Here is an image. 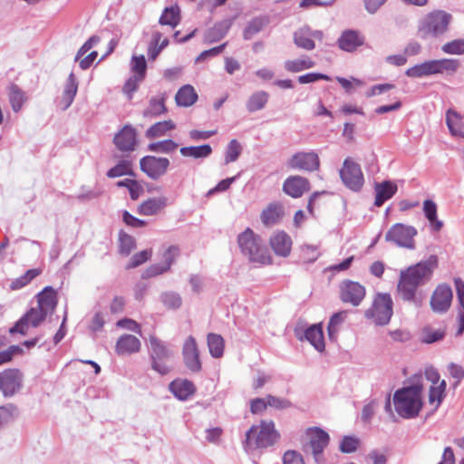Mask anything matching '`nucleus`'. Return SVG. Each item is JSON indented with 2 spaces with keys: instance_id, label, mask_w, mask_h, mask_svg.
<instances>
[{
  "instance_id": "nucleus-1",
  "label": "nucleus",
  "mask_w": 464,
  "mask_h": 464,
  "mask_svg": "<svg viewBox=\"0 0 464 464\" xmlns=\"http://www.w3.org/2000/svg\"><path fill=\"white\" fill-rule=\"evenodd\" d=\"M438 266L436 256H430L427 260L419 262L401 272L398 291L406 301H413L416 290L427 283Z\"/></svg>"
},
{
  "instance_id": "nucleus-2",
  "label": "nucleus",
  "mask_w": 464,
  "mask_h": 464,
  "mask_svg": "<svg viewBox=\"0 0 464 464\" xmlns=\"http://www.w3.org/2000/svg\"><path fill=\"white\" fill-rule=\"evenodd\" d=\"M422 376H416L411 385L395 392L393 396L394 407L401 417L411 419L419 414L422 406Z\"/></svg>"
},
{
  "instance_id": "nucleus-3",
  "label": "nucleus",
  "mask_w": 464,
  "mask_h": 464,
  "mask_svg": "<svg viewBox=\"0 0 464 464\" xmlns=\"http://www.w3.org/2000/svg\"><path fill=\"white\" fill-rule=\"evenodd\" d=\"M237 245L243 256L252 263L267 265L271 263L268 250L261 237L251 228H246L237 236Z\"/></svg>"
},
{
  "instance_id": "nucleus-4",
  "label": "nucleus",
  "mask_w": 464,
  "mask_h": 464,
  "mask_svg": "<svg viewBox=\"0 0 464 464\" xmlns=\"http://www.w3.org/2000/svg\"><path fill=\"white\" fill-rule=\"evenodd\" d=\"M278 439L279 434L275 429V423L272 420H263L259 425H253L246 433L243 446L246 451L250 452L271 447Z\"/></svg>"
},
{
  "instance_id": "nucleus-5",
  "label": "nucleus",
  "mask_w": 464,
  "mask_h": 464,
  "mask_svg": "<svg viewBox=\"0 0 464 464\" xmlns=\"http://www.w3.org/2000/svg\"><path fill=\"white\" fill-rule=\"evenodd\" d=\"M451 21V14L445 11L430 12L419 21L418 35L424 40L440 37L448 32Z\"/></svg>"
},
{
  "instance_id": "nucleus-6",
  "label": "nucleus",
  "mask_w": 464,
  "mask_h": 464,
  "mask_svg": "<svg viewBox=\"0 0 464 464\" xmlns=\"http://www.w3.org/2000/svg\"><path fill=\"white\" fill-rule=\"evenodd\" d=\"M329 434L318 427H311L305 430L304 439L302 441V450L306 454H312L315 462L324 461L323 452L328 446Z\"/></svg>"
},
{
  "instance_id": "nucleus-7",
  "label": "nucleus",
  "mask_w": 464,
  "mask_h": 464,
  "mask_svg": "<svg viewBox=\"0 0 464 464\" xmlns=\"http://www.w3.org/2000/svg\"><path fill=\"white\" fill-rule=\"evenodd\" d=\"M149 342L152 369L161 375L167 374L171 369L167 362L171 358L172 351L164 342L154 335L150 336Z\"/></svg>"
},
{
  "instance_id": "nucleus-8",
  "label": "nucleus",
  "mask_w": 464,
  "mask_h": 464,
  "mask_svg": "<svg viewBox=\"0 0 464 464\" xmlns=\"http://www.w3.org/2000/svg\"><path fill=\"white\" fill-rule=\"evenodd\" d=\"M392 299L389 294H378L371 308L365 312V316L373 321L376 325H386L392 315Z\"/></svg>"
},
{
  "instance_id": "nucleus-9",
  "label": "nucleus",
  "mask_w": 464,
  "mask_h": 464,
  "mask_svg": "<svg viewBox=\"0 0 464 464\" xmlns=\"http://www.w3.org/2000/svg\"><path fill=\"white\" fill-rule=\"evenodd\" d=\"M417 235V230L411 226L397 223L393 225L386 233L385 240L392 242L398 246L413 249L414 237Z\"/></svg>"
},
{
  "instance_id": "nucleus-10",
  "label": "nucleus",
  "mask_w": 464,
  "mask_h": 464,
  "mask_svg": "<svg viewBox=\"0 0 464 464\" xmlns=\"http://www.w3.org/2000/svg\"><path fill=\"white\" fill-rule=\"evenodd\" d=\"M339 173L346 188L355 192L362 189L364 178L359 164L351 159H345Z\"/></svg>"
},
{
  "instance_id": "nucleus-11",
  "label": "nucleus",
  "mask_w": 464,
  "mask_h": 464,
  "mask_svg": "<svg viewBox=\"0 0 464 464\" xmlns=\"http://www.w3.org/2000/svg\"><path fill=\"white\" fill-rule=\"evenodd\" d=\"M24 383V374L16 368L5 369L0 372V392L5 398L18 393Z\"/></svg>"
},
{
  "instance_id": "nucleus-12",
  "label": "nucleus",
  "mask_w": 464,
  "mask_h": 464,
  "mask_svg": "<svg viewBox=\"0 0 464 464\" xmlns=\"http://www.w3.org/2000/svg\"><path fill=\"white\" fill-rule=\"evenodd\" d=\"M170 161L165 157L144 156L140 160V167L150 179L158 180L162 178L169 170Z\"/></svg>"
},
{
  "instance_id": "nucleus-13",
  "label": "nucleus",
  "mask_w": 464,
  "mask_h": 464,
  "mask_svg": "<svg viewBox=\"0 0 464 464\" xmlns=\"http://www.w3.org/2000/svg\"><path fill=\"white\" fill-rule=\"evenodd\" d=\"M365 287L358 282L345 280L340 285V298L343 303L358 306L365 296Z\"/></svg>"
},
{
  "instance_id": "nucleus-14",
  "label": "nucleus",
  "mask_w": 464,
  "mask_h": 464,
  "mask_svg": "<svg viewBox=\"0 0 464 464\" xmlns=\"http://www.w3.org/2000/svg\"><path fill=\"white\" fill-rule=\"evenodd\" d=\"M46 316L47 314L38 307L32 308L10 329V333H19L24 335L27 334L29 326H38Z\"/></svg>"
},
{
  "instance_id": "nucleus-15",
  "label": "nucleus",
  "mask_w": 464,
  "mask_h": 464,
  "mask_svg": "<svg viewBox=\"0 0 464 464\" xmlns=\"http://www.w3.org/2000/svg\"><path fill=\"white\" fill-rule=\"evenodd\" d=\"M182 355L186 367L193 372H198L201 370L199 360V351L197 342L193 336H188L182 347Z\"/></svg>"
},
{
  "instance_id": "nucleus-16",
  "label": "nucleus",
  "mask_w": 464,
  "mask_h": 464,
  "mask_svg": "<svg viewBox=\"0 0 464 464\" xmlns=\"http://www.w3.org/2000/svg\"><path fill=\"white\" fill-rule=\"evenodd\" d=\"M452 296V290L448 285H439L430 298L431 309L436 313L447 312L451 304Z\"/></svg>"
},
{
  "instance_id": "nucleus-17",
  "label": "nucleus",
  "mask_w": 464,
  "mask_h": 464,
  "mask_svg": "<svg viewBox=\"0 0 464 464\" xmlns=\"http://www.w3.org/2000/svg\"><path fill=\"white\" fill-rule=\"evenodd\" d=\"M288 166L292 169L314 171L319 169L320 161L318 155L314 151L298 152L289 160Z\"/></svg>"
},
{
  "instance_id": "nucleus-18",
  "label": "nucleus",
  "mask_w": 464,
  "mask_h": 464,
  "mask_svg": "<svg viewBox=\"0 0 464 464\" xmlns=\"http://www.w3.org/2000/svg\"><path fill=\"white\" fill-rule=\"evenodd\" d=\"M136 130L130 125H125L115 134L113 142L121 151H133L137 146Z\"/></svg>"
},
{
  "instance_id": "nucleus-19",
  "label": "nucleus",
  "mask_w": 464,
  "mask_h": 464,
  "mask_svg": "<svg viewBox=\"0 0 464 464\" xmlns=\"http://www.w3.org/2000/svg\"><path fill=\"white\" fill-rule=\"evenodd\" d=\"M283 188L292 198H300L305 191L309 190V181L301 176H291L285 179Z\"/></svg>"
},
{
  "instance_id": "nucleus-20",
  "label": "nucleus",
  "mask_w": 464,
  "mask_h": 464,
  "mask_svg": "<svg viewBox=\"0 0 464 464\" xmlns=\"http://www.w3.org/2000/svg\"><path fill=\"white\" fill-rule=\"evenodd\" d=\"M364 38L355 30H345L338 39V46L341 50L352 53L362 45Z\"/></svg>"
},
{
  "instance_id": "nucleus-21",
  "label": "nucleus",
  "mask_w": 464,
  "mask_h": 464,
  "mask_svg": "<svg viewBox=\"0 0 464 464\" xmlns=\"http://www.w3.org/2000/svg\"><path fill=\"white\" fill-rule=\"evenodd\" d=\"M431 74H452L461 67V61L459 59H438L430 60Z\"/></svg>"
},
{
  "instance_id": "nucleus-22",
  "label": "nucleus",
  "mask_w": 464,
  "mask_h": 464,
  "mask_svg": "<svg viewBox=\"0 0 464 464\" xmlns=\"http://www.w3.org/2000/svg\"><path fill=\"white\" fill-rule=\"evenodd\" d=\"M140 349V341L134 335H121L115 346L116 353L119 355H127L138 353Z\"/></svg>"
},
{
  "instance_id": "nucleus-23",
  "label": "nucleus",
  "mask_w": 464,
  "mask_h": 464,
  "mask_svg": "<svg viewBox=\"0 0 464 464\" xmlns=\"http://www.w3.org/2000/svg\"><path fill=\"white\" fill-rule=\"evenodd\" d=\"M77 91L78 81L73 72H71L68 76L62 98L59 102V106L63 111L67 110L71 106L77 93Z\"/></svg>"
},
{
  "instance_id": "nucleus-24",
  "label": "nucleus",
  "mask_w": 464,
  "mask_h": 464,
  "mask_svg": "<svg viewBox=\"0 0 464 464\" xmlns=\"http://www.w3.org/2000/svg\"><path fill=\"white\" fill-rule=\"evenodd\" d=\"M270 246L276 255L287 256L291 250L292 240L286 233L277 232L271 237Z\"/></svg>"
},
{
  "instance_id": "nucleus-25",
  "label": "nucleus",
  "mask_w": 464,
  "mask_h": 464,
  "mask_svg": "<svg viewBox=\"0 0 464 464\" xmlns=\"http://www.w3.org/2000/svg\"><path fill=\"white\" fill-rule=\"evenodd\" d=\"M38 308L46 314L54 311L57 305L56 293L51 286H46L37 295Z\"/></svg>"
},
{
  "instance_id": "nucleus-26",
  "label": "nucleus",
  "mask_w": 464,
  "mask_h": 464,
  "mask_svg": "<svg viewBox=\"0 0 464 464\" xmlns=\"http://www.w3.org/2000/svg\"><path fill=\"white\" fill-rule=\"evenodd\" d=\"M397 185L392 181L386 180L382 183H376L374 186L376 207H381L386 200L390 199L397 192Z\"/></svg>"
},
{
  "instance_id": "nucleus-27",
  "label": "nucleus",
  "mask_w": 464,
  "mask_h": 464,
  "mask_svg": "<svg viewBox=\"0 0 464 464\" xmlns=\"http://www.w3.org/2000/svg\"><path fill=\"white\" fill-rule=\"evenodd\" d=\"M304 337L307 340L318 352H323L325 348L324 333L321 324H313L308 327Z\"/></svg>"
},
{
  "instance_id": "nucleus-28",
  "label": "nucleus",
  "mask_w": 464,
  "mask_h": 464,
  "mask_svg": "<svg viewBox=\"0 0 464 464\" xmlns=\"http://www.w3.org/2000/svg\"><path fill=\"white\" fill-rule=\"evenodd\" d=\"M8 100L12 110L18 112L22 110L24 104L27 102L25 92L15 83H11L7 87Z\"/></svg>"
},
{
  "instance_id": "nucleus-29",
  "label": "nucleus",
  "mask_w": 464,
  "mask_h": 464,
  "mask_svg": "<svg viewBox=\"0 0 464 464\" xmlns=\"http://www.w3.org/2000/svg\"><path fill=\"white\" fill-rule=\"evenodd\" d=\"M293 40L298 48L306 51H312L315 48V43L310 35V27L307 25L302 26L295 31Z\"/></svg>"
},
{
  "instance_id": "nucleus-30",
  "label": "nucleus",
  "mask_w": 464,
  "mask_h": 464,
  "mask_svg": "<svg viewBox=\"0 0 464 464\" xmlns=\"http://www.w3.org/2000/svg\"><path fill=\"white\" fill-rule=\"evenodd\" d=\"M167 205V198H150L142 202L138 208V213L143 216H153L158 214Z\"/></svg>"
},
{
  "instance_id": "nucleus-31",
  "label": "nucleus",
  "mask_w": 464,
  "mask_h": 464,
  "mask_svg": "<svg viewBox=\"0 0 464 464\" xmlns=\"http://www.w3.org/2000/svg\"><path fill=\"white\" fill-rule=\"evenodd\" d=\"M169 390L176 398L185 401L194 393L195 387L188 380H176L169 384Z\"/></svg>"
},
{
  "instance_id": "nucleus-32",
  "label": "nucleus",
  "mask_w": 464,
  "mask_h": 464,
  "mask_svg": "<svg viewBox=\"0 0 464 464\" xmlns=\"http://www.w3.org/2000/svg\"><path fill=\"white\" fill-rule=\"evenodd\" d=\"M198 100V93L190 84L183 85L179 89L175 95V101L178 106L189 107Z\"/></svg>"
},
{
  "instance_id": "nucleus-33",
  "label": "nucleus",
  "mask_w": 464,
  "mask_h": 464,
  "mask_svg": "<svg viewBox=\"0 0 464 464\" xmlns=\"http://www.w3.org/2000/svg\"><path fill=\"white\" fill-rule=\"evenodd\" d=\"M446 123L450 134L454 137H463L462 116L450 109L446 113Z\"/></svg>"
},
{
  "instance_id": "nucleus-34",
  "label": "nucleus",
  "mask_w": 464,
  "mask_h": 464,
  "mask_svg": "<svg viewBox=\"0 0 464 464\" xmlns=\"http://www.w3.org/2000/svg\"><path fill=\"white\" fill-rule=\"evenodd\" d=\"M284 211L282 206L278 204H270L261 213V220L266 227L276 225L283 217Z\"/></svg>"
},
{
  "instance_id": "nucleus-35",
  "label": "nucleus",
  "mask_w": 464,
  "mask_h": 464,
  "mask_svg": "<svg viewBox=\"0 0 464 464\" xmlns=\"http://www.w3.org/2000/svg\"><path fill=\"white\" fill-rule=\"evenodd\" d=\"M165 100L164 95L152 97L149 102V105L143 111V116L145 118H154L165 113L167 111Z\"/></svg>"
},
{
  "instance_id": "nucleus-36",
  "label": "nucleus",
  "mask_w": 464,
  "mask_h": 464,
  "mask_svg": "<svg viewBox=\"0 0 464 464\" xmlns=\"http://www.w3.org/2000/svg\"><path fill=\"white\" fill-rule=\"evenodd\" d=\"M269 94L265 91L253 92L248 98L246 107L248 112L252 113L264 109L268 102Z\"/></svg>"
},
{
  "instance_id": "nucleus-37",
  "label": "nucleus",
  "mask_w": 464,
  "mask_h": 464,
  "mask_svg": "<svg viewBox=\"0 0 464 464\" xmlns=\"http://www.w3.org/2000/svg\"><path fill=\"white\" fill-rule=\"evenodd\" d=\"M315 63L307 55H303L297 59L287 60L284 63V67L287 72H299L304 70L314 67Z\"/></svg>"
},
{
  "instance_id": "nucleus-38",
  "label": "nucleus",
  "mask_w": 464,
  "mask_h": 464,
  "mask_svg": "<svg viewBox=\"0 0 464 464\" xmlns=\"http://www.w3.org/2000/svg\"><path fill=\"white\" fill-rule=\"evenodd\" d=\"M179 151L183 157L198 160L206 159L210 156L212 148L208 144H203L200 146L182 147Z\"/></svg>"
},
{
  "instance_id": "nucleus-39",
  "label": "nucleus",
  "mask_w": 464,
  "mask_h": 464,
  "mask_svg": "<svg viewBox=\"0 0 464 464\" xmlns=\"http://www.w3.org/2000/svg\"><path fill=\"white\" fill-rule=\"evenodd\" d=\"M176 127L172 121H159L150 127L145 136L148 139H156L164 136L169 130H174Z\"/></svg>"
},
{
  "instance_id": "nucleus-40",
  "label": "nucleus",
  "mask_w": 464,
  "mask_h": 464,
  "mask_svg": "<svg viewBox=\"0 0 464 464\" xmlns=\"http://www.w3.org/2000/svg\"><path fill=\"white\" fill-rule=\"evenodd\" d=\"M423 212L426 218L435 231L442 227V222L437 218V206L434 201L426 199L423 202Z\"/></svg>"
},
{
  "instance_id": "nucleus-41",
  "label": "nucleus",
  "mask_w": 464,
  "mask_h": 464,
  "mask_svg": "<svg viewBox=\"0 0 464 464\" xmlns=\"http://www.w3.org/2000/svg\"><path fill=\"white\" fill-rule=\"evenodd\" d=\"M209 353L214 358H220L224 353L225 342L220 334H208L207 337Z\"/></svg>"
},
{
  "instance_id": "nucleus-42",
  "label": "nucleus",
  "mask_w": 464,
  "mask_h": 464,
  "mask_svg": "<svg viewBox=\"0 0 464 464\" xmlns=\"http://www.w3.org/2000/svg\"><path fill=\"white\" fill-rule=\"evenodd\" d=\"M268 24V19L265 17H255L249 21L244 30L243 37L245 40H250L256 34L261 32Z\"/></svg>"
},
{
  "instance_id": "nucleus-43",
  "label": "nucleus",
  "mask_w": 464,
  "mask_h": 464,
  "mask_svg": "<svg viewBox=\"0 0 464 464\" xmlns=\"http://www.w3.org/2000/svg\"><path fill=\"white\" fill-rule=\"evenodd\" d=\"M134 176L132 170V163L129 160H121L116 166L110 169L107 171V177L111 179L121 177V176Z\"/></svg>"
},
{
  "instance_id": "nucleus-44",
  "label": "nucleus",
  "mask_w": 464,
  "mask_h": 464,
  "mask_svg": "<svg viewBox=\"0 0 464 464\" xmlns=\"http://www.w3.org/2000/svg\"><path fill=\"white\" fill-rule=\"evenodd\" d=\"M179 23V10L178 7H167L160 18V24L176 27Z\"/></svg>"
},
{
  "instance_id": "nucleus-45",
  "label": "nucleus",
  "mask_w": 464,
  "mask_h": 464,
  "mask_svg": "<svg viewBox=\"0 0 464 464\" xmlns=\"http://www.w3.org/2000/svg\"><path fill=\"white\" fill-rule=\"evenodd\" d=\"M179 144L172 140H165L158 142H152L148 145V150L159 153H172L177 150Z\"/></svg>"
},
{
  "instance_id": "nucleus-46",
  "label": "nucleus",
  "mask_w": 464,
  "mask_h": 464,
  "mask_svg": "<svg viewBox=\"0 0 464 464\" xmlns=\"http://www.w3.org/2000/svg\"><path fill=\"white\" fill-rule=\"evenodd\" d=\"M405 74L411 78H422L432 75L430 60L408 68Z\"/></svg>"
},
{
  "instance_id": "nucleus-47",
  "label": "nucleus",
  "mask_w": 464,
  "mask_h": 464,
  "mask_svg": "<svg viewBox=\"0 0 464 464\" xmlns=\"http://www.w3.org/2000/svg\"><path fill=\"white\" fill-rule=\"evenodd\" d=\"M147 70V63L144 55H133L130 60V71L133 75L139 76L140 79H145Z\"/></svg>"
},
{
  "instance_id": "nucleus-48",
  "label": "nucleus",
  "mask_w": 464,
  "mask_h": 464,
  "mask_svg": "<svg viewBox=\"0 0 464 464\" xmlns=\"http://www.w3.org/2000/svg\"><path fill=\"white\" fill-rule=\"evenodd\" d=\"M162 304L169 309H177L180 307L182 299L178 293L165 292L160 295Z\"/></svg>"
},
{
  "instance_id": "nucleus-49",
  "label": "nucleus",
  "mask_w": 464,
  "mask_h": 464,
  "mask_svg": "<svg viewBox=\"0 0 464 464\" xmlns=\"http://www.w3.org/2000/svg\"><path fill=\"white\" fill-rule=\"evenodd\" d=\"M444 337V332L440 329L425 327L421 333V342L425 343H432L440 341Z\"/></svg>"
},
{
  "instance_id": "nucleus-50",
  "label": "nucleus",
  "mask_w": 464,
  "mask_h": 464,
  "mask_svg": "<svg viewBox=\"0 0 464 464\" xmlns=\"http://www.w3.org/2000/svg\"><path fill=\"white\" fill-rule=\"evenodd\" d=\"M242 147L237 140H232L228 143L226 150L225 163L236 161L241 154Z\"/></svg>"
},
{
  "instance_id": "nucleus-51",
  "label": "nucleus",
  "mask_w": 464,
  "mask_h": 464,
  "mask_svg": "<svg viewBox=\"0 0 464 464\" xmlns=\"http://www.w3.org/2000/svg\"><path fill=\"white\" fill-rule=\"evenodd\" d=\"M229 26L226 24H218L214 27L208 30L206 34V40L208 42H217L223 38L228 31Z\"/></svg>"
},
{
  "instance_id": "nucleus-52",
  "label": "nucleus",
  "mask_w": 464,
  "mask_h": 464,
  "mask_svg": "<svg viewBox=\"0 0 464 464\" xmlns=\"http://www.w3.org/2000/svg\"><path fill=\"white\" fill-rule=\"evenodd\" d=\"M445 386V381H441L440 384L430 386L429 401L430 404H436V407L440 405Z\"/></svg>"
},
{
  "instance_id": "nucleus-53",
  "label": "nucleus",
  "mask_w": 464,
  "mask_h": 464,
  "mask_svg": "<svg viewBox=\"0 0 464 464\" xmlns=\"http://www.w3.org/2000/svg\"><path fill=\"white\" fill-rule=\"evenodd\" d=\"M345 317H346L345 311H341V312L335 313L331 316L329 324H328V327H327L328 334H329L330 338H333V336L337 334L338 327L340 326V324H342L343 323Z\"/></svg>"
},
{
  "instance_id": "nucleus-54",
  "label": "nucleus",
  "mask_w": 464,
  "mask_h": 464,
  "mask_svg": "<svg viewBox=\"0 0 464 464\" xmlns=\"http://www.w3.org/2000/svg\"><path fill=\"white\" fill-rule=\"evenodd\" d=\"M441 50L448 54H462L464 53V40L457 39L448 42L441 46Z\"/></svg>"
},
{
  "instance_id": "nucleus-55",
  "label": "nucleus",
  "mask_w": 464,
  "mask_h": 464,
  "mask_svg": "<svg viewBox=\"0 0 464 464\" xmlns=\"http://www.w3.org/2000/svg\"><path fill=\"white\" fill-rule=\"evenodd\" d=\"M152 251L150 249H145L133 255L127 265V268L137 267L151 257Z\"/></svg>"
},
{
  "instance_id": "nucleus-56",
  "label": "nucleus",
  "mask_w": 464,
  "mask_h": 464,
  "mask_svg": "<svg viewBox=\"0 0 464 464\" xmlns=\"http://www.w3.org/2000/svg\"><path fill=\"white\" fill-rule=\"evenodd\" d=\"M144 79H140L139 76L131 75L125 82L122 91L127 95L129 100L132 99L133 93L138 90L140 83Z\"/></svg>"
},
{
  "instance_id": "nucleus-57",
  "label": "nucleus",
  "mask_w": 464,
  "mask_h": 464,
  "mask_svg": "<svg viewBox=\"0 0 464 464\" xmlns=\"http://www.w3.org/2000/svg\"><path fill=\"white\" fill-rule=\"evenodd\" d=\"M135 247V239L126 234V233H121L120 234V251L121 254L128 256L131 250Z\"/></svg>"
},
{
  "instance_id": "nucleus-58",
  "label": "nucleus",
  "mask_w": 464,
  "mask_h": 464,
  "mask_svg": "<svg viewBox=\"0 0 464 464\" xmlns=\"http://www.w3.org/2000/svg\"><path fill=\"white\" fill-rule=\"evenodd\" d=\"M17 413L16 406L7 404L0 407V428L8 423Z\"/></svg>"
},
{
  "instance_id": "nucleus-59",
  "label": "nucleus",
  "mask_w": 464,
  "mask_h": 464,
  "mask_svg": "<svg viewBox=\"0 0 464 464\" xmlns=\"http://www.w3.org/2000/svg\"><path fill=\"white\" fill-rule=\"evenodd\" d=\"M359 445V439L356 437L345 436L340 443V450L343 453L354 452Z\"/></svg>"
},
{
  "instance_id": "nucleus-60",
  "label": "nucleus",
  "mask_w": 464,
  "mask_h": 464,
  "mask_svg": "<svg viewBox=\"0 0 464 464\" xmlns=\"http://www.w3.org/2000/svg\"><path fill=\"white\" fill-rule=\"evenodd\" d=\"M23 349L19 345H11L6 350L0 352V365L12 361L14 355L21 354Z\"/></svg>"
},
{
  "instance_id": "nucleus-61",
  "label": "nucleus",
  "mask_w": 464,
  "mask_h": 464,
  "mask_svg": "<svg viewBox=\"0 0 464 464\" xmlns=\"http://www.w3.org/2000/svg\"><path fill=\"white\" fill-rule=\"evenodd\" d=\"M266 401L267 406L277 410H285L292 406V403L288 400L273 395H267Z\"/></svg>"
},
{
  "instance_id": "nucleus-62",
  "label": "nucleus",
  "mask_w": 464,
  "mask_h": 464,
  "mask_svg": "<svg viewBox=\"0 0 464 464\" xmlns=\"http://www.w3.org/2000/svg\"><path fill=\"white\" fill-rule=\"evenodd\" d=\"M179 255V248L175 246H169L162 255V265L164 266H168V270H169L171 265L175 261V258Z\"/></svg>"
},
{
  "instance_id": "nucleus-63",
  "label": "nucleus",
  "mask_w": 464,
  "mask_h": 464,
  "mask_svg": "<svg viewBox=\"0 0 464 464\" xmlns=\"http://www.w3.org/2000/svg\"><path fill=\"white\" fill-rule=\"evenodd\" d=\"M319 80L330 81L331 78L328 75L320 72H309L298 77V82L301 84L311 83Z\"/></svg>"
},
{
  "instance_id": "nucleus-64",
  "label": "nucleus",
  "mask_w": 464,
  "mask_h": 464,
  "mask_svg": "<svg viewBox=\"0 0 464 464\" xmlns=\"http://www.w3.org/2000/svg\"><path fill=\"white\" fill-rule=\"evenodd\" d=\"M283 464H304V461L299 452L287 450L283 456Z\"/></svg>"
}]
</instances>
